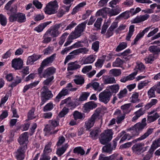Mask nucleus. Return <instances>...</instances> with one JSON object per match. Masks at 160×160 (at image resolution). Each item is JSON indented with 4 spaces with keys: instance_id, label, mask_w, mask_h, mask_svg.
I'll use <instances>...</instances> for the list:
<instances>
[{
    "instance_id": "obj_1",
    "label": "nucleus",
    "mask_w": 160,
    "mask_h": 160,
    "mask_svg": "<svg viewBox=\"0 0 160 160\" xmlns=\"http://www.w3.org/2000/svg\"><path fill=\"white\" fill-rule=\"evenodd\" d=\"M146 118H143L141 123H137L133 127L127 129V131H130L132 133V137L138 136L139 133V131H142L146 126Z\"/></svg>"
},
{
    "instance_id": "obj_2",
    "label": "nucleus",
    "mask_w": 160,
    "mask_h": 160,
    "mask_svg": "<svg viewBox=\"0 0 160 160\" xmlns=\"http://www.w3.org/2000/svg\"><path fill=\"white\" fill-rule=\"evenodd\" d=\"M101 110L100 108H97L95 111L94 113L92 116L88 121L85 123V128L86 130H88L92 127L97 119L100 118V114Z\"/></svg>"
},
{
    "instance_id": "obj_3",
    "label": "nucleus",
    "mask_w": 160,
    "mask_h": 160,
    "mask_svg": "<svg viewBox=\"0 0 160 160\" xmlns=\"http://www.w3.org/2000/svg\"><path fill=\"white\" fill-rule=\"evenodd\" d=\"M87 21H86L83 22L79 24L75 28L73 32H71L69 35L71 39H75L81 35V33L84 31Z\"/></svg>"
},
{
    "instance_id": "obj_4",
    "label": "nucleus",
    "mask_w": 160,
    "mask_h": 160,
    "mask_svg": "<svg viewBox=\"0 0 160 160\" xmlns=\"http://www.w3.org/2000/svg\"><path fill=\"white\" fill-rule=\"evenodd\" d=\"M87 21H86L83 22L79 24L75 28L73 32H71L69 35L71 39H75L81 35V33L84 31Z\"/></svg>"
},
{
    "instance_id": "obj_5",
    "label": "nucleus",
    "mask_w": 160,
    "mask_h": 160,
    "mask_svg": "<svg viewBox=\"0 0 160 160\" xmlns=\"http://www.w3.org/2000/svg\"><path fill=\"white\" fill-rule=\"evenodd\" d=\"M65 22H62L59 23H57L52 26L46 32L52 38H54L58 37L60 32L58 29L63 26H65Z\"/></svg>"
},
{
    "instance_id": "obj_6",
    "label": "nucleus",
    "mask_w": 160,
    "mask_h": 160,
    "mask_svg": "<svg viewBox=\"0 0 160 160\" xmlns=\"http://www.w3.org/2000/svg\"><path fill=\"white\" fill-rule=\"evenodd\" d=\"M58 7L57 1L55 0L48 2L44 9L45 13L49 15L54 14L57 12Z\"/></svg>"
},
{
    "instance_id": "obj_7",
    "label": "nucleus",
    "mask_w": 160,
    "mask_h": 160,
    "mask_svg": "<svg viewBox=\"0 0 160 160\" xmlns=\"http://www.w3.org/2000/svg\"><path fill=\"white\" fill-rule=\"evenodd\" d=\"M113 133L112 129H108L102 133L99 138L100 142L103 145H105L110 141L112 138Z\"/></svg>"
},
{
    "instance_id": "obj_8",
    "label": "nucleus",
    "mask_w": 160,
    "mask_h": 160,
    "mask_svg": "<svg viewBox=\"0 0 160 160\" xmlns=\"http://www.w3.org/2000/svg\"><path fill=\"white\" fill-rule=\"evenodd\" d=\"M112 95L110 91L108 90H104L99 94V99L100 102L107 104L110 101Z\"/></svg>"
},
{
    "instance_id": "obj_9",
    "label": "nucleus",
    "mask_w": 160,
    "mask_h": 160,
    "mask_svg": "<svg viewBox=\"0 0 160 160\" xmlns=\"http://www.w3.org/2000/svg\"><path fill=\"white\" fill-rule=\"evenodd\" d=\"M10 21L13 22L17 21L19 22H23L26 21V18L24 14L18 13L17 14L11 15L9 18Z\"/></svg>"
},
{
    "instance_id": "obj_10",
    "label": "nucleus",
    "mask_w": 160,
    "mask_h": 160,
    "mask_svg": "<svg viewBox=\"0 0 160 160\" xmlns=\"http://www.w3.org/2000/svg\"><path fill=\"white\" fill-rule=\"evenodd\" d=\"M28 135L27 132H25L19 137L18 139V141L21 147H24L25 146L27 148V144L28 142Z\"/></svg>"
},
{
    "instance_id": "obj_11",
    "label": "nucleus",
    "mask_w": 160,
    "mask_h": 160,
    "mask_svg": "<svg viewBox=\"0 0 160 160\" xmlns=\"http://www.w3.org/2000/svg\"><path fill=\"white\" fill-rule=\"evenodd\" d=\"M42 91L41 93V97L48 100L52 98L53 95L51 91L49 90L47 86H44L42 89Z\"/></svg>"
},
{
    "instance_id": "obj_12",
    "label": "nucleus",
    "mask_w": 160,
    "mask_h": 160,
    "mask_svg": "<svg viewBox=\"0 0 160 160\" xmlns=\"http://www.w3.org/2000/svg\"><path fill=\"white\" fill-rule=\"evenodd\" d=\"M27 148L20 146L15 152V157L17 160H23L25 158V153Z\"/></svg>"
},
{
    "instance_id": "obj_13",
    "label": "nucleus",
    "mask_w": 160,
    "mask_h": 160,
    "mask_svg": "<svg viewBox=\"0 0 160 160\" xmlns=\"http://www.w3.org/2000/svg\"><path fill=\"white\" fill-rule=\"evenodd\" d=\"M147 116V122L148 123L152 122L158 119L160 116L157 112H155L154 110L148 113Z\"/></svg>"
},
{
    "instance_id": "obj_14",
    "label": "nucleus",
    "mask_w": 160,
    "mask_h": 160,
    "mask_svg": "<svg viewBox=\"0 0 160 160\" xmlns=\"http://www.w3.org/2000/svg\"><path fill=\"white\" fill-rule=\"evenodd\" d=\"M23 65V62L20 58L14 59L12 62V67L16 70L21 69Z\"/></svg>"
},
{
    "instance_id": "obj_15",
    "label": "nucleus",
    "mask_w": 160,
    "mask_h": 160,
    "mask_svg": "<svg viewBox=\"0 0 160 160\" xmlns=\"http://www.w3.org/2000/svg\"><path fill=\"white\" fill-rule=\"evenodd\" d=\"M56 69L53 67H49L45 69L43 72L42 78H48L51 76L55 72Z\"/></svg>"
},
{
    "instance_id": "obj_16",
    "label": "nucleus",
    "mask_w": 160,
    "mask_h": 160,
    "mask_svg": "<svg viewBox=\"0 0 160 160\" xmlns=\"http://www.w3.org/2000/svg\"><path fill=\"white\" fill-rule=\"evenodd\" d=\"M144 146V143H136L132 147V148L133 152L136 154H139L142 152L143 147Z\"/></svg>"
},
{
    "instance_id": "obj_17",
    "label": "nucleus",
    "mask_w": 160,
    "mask_h": 160,
    "mask_svg": "<svg viewBox=\"0 0 160 160\" xmlns=\"http://www.w3.org/2000/svg\"><path fill=\"white\" fill-rule=\"evenodd\" d=\"M49 123L50 125L46 126L44 130L46 132H50L51 130L54 129V127H55L59 124V122L56 120H51L49 121Z\"/></svg>"
},
{
    "instance_id": "obj_18",
    "label": "nucleus",
    "mask_w": 160,
    "mask_h": 160,
    "mask_svg": "<svg viewBox=\"0 0 160 160\" xmlns=\"http://www.w3.org/2000/svg\"><path fill=\"white\" fill-rule=\"evenodd\" d=\"M56 54H53L51 56L44 59L41 63V64L44 67L48 66L50 63L52 62L55 59Z\"/></svg>"
},
{
    "instance_id": "obj_19",
    "label": "nucleus",
    "mask_w": 160,
    "mask_h": 160,
    "mask_svg": "<svg viewBox=\"0 0 160 160\" xmlns=\"http://www.w3.org/2000/svg\"><path fill=\"white\" fill-rule=\"evenodd\" d=\"M77 61L70 62L68 64V71H73L80 68L81 66L77 63Z\"/></svg>"
},
{
    "instance_id": "obj_20",
    "label": "nucleus",
    "mask_w": 160,
    "mask_h": 160,
    "mask_svg": "<svg viewBox=\"0 0 160 160\" xmlns=\"http://www.w3.org/2000/svg\"><path fill=\"white\" fill-rule=\"evenodd\" d=\"M41 57L40 55H37L35 54L28 57L27 61V64L32 65L34 62L39 59Z\"/></svg>"
},
{
    "instance_id": "obj_21",
    "label": "nucleus",
    "mask_w": 160,
    "mask_h": 160,
    "mask_svg": "<svg viewBox=\"0 0 160 160\" xmlns=\"http://www.w3.org/2000/svg\"><path fill=\"white\" fill-rule=\"evenodd\" d=\"M138 71H135L134 72L126 77H122L120 81L122 82L125 83L127 81L131 80L133 79L134 78V77L137 75L138 73Z\"/></svg>"
},
{
    "instance_id": "obj_22",
    "label": "nucleus",
    "mask_w": 160,
    "mask_h": 160,
    "mask_svg": "<svg viewBox=\"0 0 160 160\" xmlns=\"http://www.w3.org/2000/svg\"><path fill=\"white\" fill-rule=\"evenodd\" d=\"M149 15L146 14L144 15L138 16L133 20V23H137L147 20Z\"/></svg>"
},
{
    "instance_id": "obj_23",
    "label": "nucleus",
    "mask_w": 160,
    "mask_h": 160,
    "mask_svg": "<svg viewBox=\"0 0 160 160\" xmlns=\"http://www.w3.org/2000/svg\"><path fill=\"white\" fill-rule=\"evenodd\" d=\"M121 11V9L118 6H117L115 9H112L108 12V13L110 17L118 15Z\"/></svg>"
},
{
    "instance_id": "obj_24",
    "label": "nucleus",
    "mask_w": 160,
    "mask_h": 160,
    "mask_svg": "<svg viewBox=\"0 0 160 160\" xmlns=\"http://www.w3.org/2000/svg\"><path fill=\"white\" fill-rule=\"evenodd\" d=\"M51 22H52L50 21L41 23L35 28L34 30L38 32H41L47 25L50 24Z\"/></svg>"
},
{
    "instance_id": "obj_25",
    "label": "nucleus",
    "mask_w": 160,
    "mask_h": 160,
    "mask_svg": "<svg viewBox=\"0 0 160 160\" xmlns=\"http://www.w3.org/2000/svg\"><path fill=\"white\" fill-rule=\"evenodd\" d=\"M153 131V128H148L147 132L143 135L140 137L135 139L134 141L137 142L138 141H141L145 139L152 133Z\"/></svg>"
},
{
    "instance_id": "obj_26",
    "label": "nucleus",
    "mask_w": 160,
    "mask_h": 160,
    "mask_svg": "<svg viewBox=\"0 0 160 160\" xmlns=\"http://www.w3.org/2000/svg\"><path fill=\"white\" fill-rule=\"evenodd\" d=\"M68 91L69 89L68 88H63L56 98L55 99L56 102H58L59 101V99L62 97L67 95L68 93Z\"/></svg>"
},
{
    "instance_id": "obj_27",
    "label": "nucleus",
    "mask_w": 160,
    "mask_h": 160,
    "mask_svg": "<svg viewBox=\"0 0 160 160\" xmlns=\"http://www.w3.org/2000/svg\"><path fill=\"white\" fill-rule=\"evenodd\" d=\"M97 105L92 102H90L85 104L84 105V110L86 112H89L90 110L96 108Z\"/></svg>"
},
{
    "instance_id": "obj_28",
    "label": "nucleus",
    "mask_w": 160,
    "mask_h": 160,
    "mask_svg": "<svg viewBox=\"0 0 160 160\" xmlns=\"http://www.w3.org/2000/svg\"><path fill=\"white\" fill-rule=\"evenodd\" d=\"M101 132V131L99 128L94 129L90 132V137L93 139H96L98 138L99 134Z\"/></svg>"
},
{
    "instance_id": "obj_29",
    "label": "nucleus",
    "mask_w": 160,
    "mask_h": 160,
    "mask_svg": "<svg viewBox=\"0 0 160 160\" xmlns=\"http://www.w3.org/2000/svg\"><path fill=\"white\" fill-rule=\"evenodd\" d=\"M152 54H155L158 56L159 52H160V48L157 46H150L148 49Z\"/></svg>"
},
{
    "instance_id": "obj_30",
    "label": "nucleus",
    "mask_w": 160,
    "mask_h": 160,
    "mask_svg": "<svg viewBox=\"0 0 160 160\" xmlns=\"http://www.w3.org/2000/svg\"><path fill=\"white\" fill-rule=\"evenodd\" d=\"M89 51L88 49L85 48H80L73 51L71 53H74V55H77L80 53L86 54Z\"/></svg>"
},
{
    "instance_id": "obj_31",
    "label": "nucleus",
    "mask_w": 160,
    "mask_h": 160,
    "mask_svg": "<svg viewBox=\"0 0 160 160\" xmlns=\"http://www.w3.org/2000/svg\"><path fill=\"white\" fill-rule=\"evenodd\" d=\"M39 82V81H37L34 82L32 83L29 84L25 86L23 90V92L25 93L26 91L30 88H32L34 87H35L37 85Z\"/></svg>"
},
{
    "instance_id": "obj_32",
    "label": "nucleus",
    "mask_w": 160,
    "mask_h": 160,
    "mask_svg": "<svg viewBox=\"0 0 160 160\" xmlns=\"http://www.w3.org/2000/svg\"><path fill=\"white\" fill-rule=\"evenodd\" d=\"M158 102V100L156 99H152L150 102L148 103L145 106V110H148L152 106L155 105Z\"/></svg>"
},
{
    "instance_id": "obj_33",
    "label": "nucleus",
    "mask_w": 160,
    "mask_h": 160,
    "mask_svg": "<svg viewBox=\"0 0 160 160\" xmlns=\"http://www.w3.org/2000/svg\"><path fill=\"white\" fill-rule=\"evenodd\" d=\"M157 88V86H154L148 91V95L149 98L155 97V91L156 90Z\"/></svg>"
},
{
    "instance_id": "obj_34",
    "label": "nucleus",
    "mask_w": 160,
    "mask_h": 160,
    "mask_svg": "<svg viewBox=\"0 0 160 160\" xmlns=\"http://www.w3.org/2000/svg\"><path fill=\"white\" fill-rule=\"evenodd\" d=\"M68 147V145L66 144L65 145L63 146L61 148H58L57 151V154L59 156H60L63 154L65 152L66 150Z\"/></svg>"
},
{
    "instance_id": "obj_35",
    "label": "nucleus",
    "mask_w": 160,
    "mask_h": 160,
    "mask_svg": "<svg viewBox=\"0 0 160 160\" xmlns=\"http://www.w3.org/2000/svg\"><path fill=\"white\" fill-rule=\"evenodd\" d=\"M134 25H131L129 27V32L126 37L127 40L128 41L130 40V39L132 36L134 31Z\"/></svg>"
},
{
    "instance_id": "obj_36",
    "label": "nucleus",
    "mask_w": 160,
    "mask_h": 160,
    "mask_svg": "<svg viewBox=\"0 0 160 160\" xmlns=\"http://www.w3.org/2000/svg\"><path fill=\"white\" fill-rule=\"evenodd\" d=\"M158 56L155 54H152L149 55L148 58H145V60L148 63H152V62L156 59Z\"/></svg>"
},
{
    "instance_id": "obj_37",
    "label": "nucleus",
    "mask_w": 160,
    "mask_h": 160,
    "mask_svg": "<svg viewBox=\"0 0 160 160\" xmlns=\"http://www.w3.org/2000/svg\"><path fill=\"white\" fill-rule=\"evenodd\" d=\"M109 73L114 77H118L121 74V71L120 69H113L109 71Z\"/></svg>"
},
{
    "instance_id": "obj_38",
    "label": "nucleus",
    "mask_w": 160,
    "mask_h": 160,
    "mask_svg": "<svg viewBox=\"0 0 160 160\" xmlns=\"http://www.w3.org/2000/svg\"><path fill=\"white\" fill-rule=\"evenodd\" d=\"M156 141H154L151 147V148L148 151V153L152 155L153 154L154 151L158 147L160 146Z\"/></svg>"
},
{
    "instance_id": "obj_39",
    "label": "nucleus",
    "mask_w": 160,
    "mask_h": 160,
    "mask_svg": "<svg viewBox=\"0 0 160 160\" xmlns=\"http://www.w3.org/2000/svg\"><path fill=\"white\" fill-rule=\"evenodd\" d=\"M104 83L105 84H112L116 83V81L114 77H108L105 78L103 80Z\"/></svg>"
},
{
    "instance_id": "obj_40",
    "label": "nucleus",
    "mask_w": 160,
    "mask_h": 160,
    "mask_svg": "<svg viewBox=\"0 0 160 160\" xmlns=\"http://www.w3.org/2000/svg\"><path fill=\"white\" fill-rule=\"evenodd\" d=\"M73 153L81 155H83L85 152L82 148L81 147H78L75 148L73 150Z\"/></svg>"
},
{
    "instance_id": "obj_41",
    "label": "nucleus",
    "mask_w": 160,
    "mask_h": 160,
    "mask_svg": "<svg viewBox=\"0 0 160 160\" xmlns=\"http://www.w3.org/2000/svg\"><path fill=\"white\" fill-rule=\"evenodd\" d=\"M51 142H49L45 146L42 154L48 155V153L52 152V150L51 148Z\"/></svg>"
},
{
    "instance_id": "obj_42",
    "label": "nucleus",
    "mask_w": 160,
    "mask_h": 160,
    "mask_svg": "<svg viewBox=\"0 0 160 160\" xmlns=\"http://www.w3.org/2000/svg\"><path fill=\"white\" fill-rule=\"evenodd\" d=\"M131 105V104L129 103L125 104L121 106V108L123 111V112L124 113V114H125V115L126 114L129 113L130 112V110H129V108Z\"/></svg>"
},
{
    "instance_id": "obj_43",
    "label": "nucleus",
    "mask_w": 160,
    "mask_h": 160,
    "mask_svg": "<svg viewBox=\"0 0 160 160\" xmlns=\"http://www.w3.org/2000/svg\"><path fill=\"white\" fill-rule=\"evenodd\" d=\"M95 58L93 55H90L85 59L83 61L84 64L91 63L94 62Z\"/></svg>"
},
{
    "instance_id": "obj_44",
    "label": "nucleus",
    "mask_w": 160,
    "mask_h": 160,
    "mask_svg": "<svg viewBox=\"0 0 160 160\" xmlns=\"http://www.w3.org/2000/svg\"><path fill=\"white\" fill-rule=\"evenodd\" d=\"M109 88L111 90V94L112 93H116L119 89V86L118 84L113 85L110 86Z\"/></svg>"
},
{
    "instance_id": "obj_45",
    "label": "nucleus",
    "mask_w": 160,
    "mask_h": 160,
    "mask_svg": "<svg viewBox=\"0 0 160 160\" xmlns=\"http://www.w3.org/2000/svg\"><path fill=\"white\" fill-rule=\"evenodd\" d=\"M46 78L47 79L43 82V84L46 85V86H51L52 82V80L54 79L53 76H51L49 78Z\"/></svg>"
},
{
    "instance_id": "obj_46",
    "label": "nucleus",
    "mask_w": 160,
    "mask_h": 160,
    "mask_svg": "<svg viewBox=\"0 0 160 160\" xmlns=\"http://www.w3.org/2000/svg\"><path fill=\"white\" fill-rule=\"evenodd\" d=\"M92 87L95 91L100 92L102 89V88L100 87L99 84L96 82H92Z\"/></svg>"
},
{
    "instance_id": "obj_47",
    "label": "nucleus",
    "mask_w": 160,
    "mask_h": 160,
    "mask_svg": "<svg viewBox=\"0 0 160 160\" xmlns=\"http://www.w3.org/2000/svg\"><path fill=\"white\" fill-rule=\"evenodd\" d=\"M76 78L74 79L75 83L77 84L82 85L84 83V79L82 77L76 76Z\"/></svg>"
},
{
    "instance_id": "obj_48",
    "label": "nucleus",
    "mask_w": 160,
    "mask_h": 160,
    "mask_svg": "<svg viewBox=\"0 0 160 160\" xmlns=\"http://www.w3.org/2000/svg\"><path fill=\"white\" fill-rule=\"evenodd\" d=\"M43 40L42 42L43 43H48L50 42L52 40V37L46 32L43 36Z\"/></svg>"
},
{
    "instance_id": "obj_49",
    "label": "nucleus",
    "mask_w": 160,
    "mask_h": 160,
    "mask_svg": "<svg viewBox=\"0 0 160 160\" xmlns=\"http://www.w3.org/2000/svg\"><path fill=\"white\" fill-rule=\"evenodd\" d=\"M123 61L119 58H117L115 61L112 63L113 67H119L123 63Z\"/></svg>"
},
{
    "instance_id": "obj_50",
    "label": "nucleus",
    "mask_w": 160,
    "mask_h": 160,
    "mask_svg": "<svg viewBox=\"0 0 160 160\" xmlns=\"http://www.w3.org/2000/svg\"><path fill=\"white\" fill-rule=\"evenodd\" d=\"M102 150L103 152L111 153L113 149L111 147V144H109L103 147L102 148Z\"/></svg>"
},
{
    "instance_id": "obj_51",
    "label": "nucleus",
    "mask_w": 160,
    "mask_h": 160,
    "mask_svg": "<svg viewBox=\"0 0 160 160\" xmlns=\"http://www.w3.org/2000/svg\"><path fill=\"white\" fill-rule=\"evenodd\" d=\"M127 90L126 88H124L122 90H121L117 94L118 98L121 99L125 97L127 93Z\"/></svg>"
},
{
    "instance_id": "obj_52",
    "label": "nucleus",
    "mask_w": 160,
    "mask_h": 160,
    "mask_svg": "<svg viewBox=\"0 0 160 160\" xmlns=\"http://www.w3.org/2000/svg\"><path fill=\"white\" fill-rule=\"evenodd\" d=\"M90 95L88 92H84L80 97L78 100L79 101H84L86 100Z\"/></svg>"
},
{
    "instance_id": "obj_53",
    "label": "nucleus",
    "mask_w": 160,
    "mask_h": 160,
    "mask_svg": "<svg viewBox=\"0 0 160 160\" xmlns=\"http://www.w3.org/2000/svg\"><path fill=\"white\" fill-rule=\"evenodd\" d=\"M0 23L2 26H5L7 23V19L2 14H0Z\"/></svg>"
},
{
    "instance_id": "obj_54",
    "label": "nucleus",
    "mask_w": 160,
    "mask_h": 160,
    "mask_svg": "<svg viewBox=\"0 0 160 160\" xmlns=\"http://www.w3.org/2000/svg\"><path fill=\"white\" fill-rule=\"evenodd\" d=\"M127 47V43L125 42H122L119 44L116 49V51L118 52L124 48Z\"/></svg>"
},
{
    "instance_id": "obj_55",
    "label": "nucleus",
    "mask_w": 160,
    "mask_h": 160,
    "mask_svg": "<svg viewBox=\"0 0 160 160\" xmlns=\"http://www.w3.org/2000/svg\"><path fill=\"white\" fill-rule=\"evenodd\" d=\"M73 115L74 116V118L75 120H76L77 119H81L83 118V116L82 113L78 111H75Z\"/></svg>"
},
{
    "instance_id": "obj_56",
    "label": "nucleus",
    "mask_w": 160,
    "mask_h": 160,
    "mask_svg": "<svg viewBox=\"0 0 160 160\" xmlns=\"http://www.w3.org/2000/svg\"><path fill=\"white\" fill-rule=\"evenodd\" d=\"M99 42L96 41L92 43V48L95 52H97L99 48Z\"/></svg>"
},
{
    "instance_id": "obj_57",
    "label": "nucleus",
    "mask_w": 160,
    "mask_h": 160,
    "mask_svg": "<svg viewBox=\"0 0 160 160\" xmlns=\"http://www.w3.org/2000/svg\"><path fill=\"white\" fill-rule=\"evenodd\" d=\"M107 9L106 8H104L98 10L96 13V15L98 16H106Z\"/></svg>"
},
{
    "instance_id": "obj_58",
    "label": "nucleus",
    "mask_w": 160,
    "mask_h": 160,
    "mask_svg": "<svg viewBox=\"0 0 160 160\" xmlns=\"http://www.w3.org/2000/svg\"><path fill=\"white\" fill-rule=\"evenodd\" d=\"M136 69L140 72L144 71L145 69V66L142 62L137 63V65L136 67Z\"/></svg>"
},
{
    "instance_id": "obj_59",
    "label": "nucleus",
    "mask_w": 160,
    "mask_h": 160,
    "mask_svg": "<svg viewBox=\"0 0 160 160\" xmlns=\"http://www.w3.org/2000/svg\"><path fill=\"white\" fill-rule=\"evenodd\" d=\"M68 33L67 32H65L63 34L62 36L60 37V40L59 41L58 43L60 45H62L65 41L66 38V36L68 35Z\"/></svg>"
},
{
    "instance_id": "obj_60",
    "label": "nucleus",
    "mask_w": 160,
    "mask_h": 160,
    "mask_svg": "<svg viewBox=\"0 0 160 160\" xmlns=\"http://www.w3.org/2000/svg\"><path fill=\"white\" fill-rule=\"evenodd\" d=\"M69 109L66 107H64L62 111L59 113V116L61 118L64 117L68 112Z\"/></svg>"
},
{
    "instance_id": "obj_61",
    "label": "nucleus",
    "mask_w": 160,
    "mask_h": 160,
    "mask_svg": "<svg viewBox=\"0 0 160 160\" xmlns=\"http://www.w3.org/2000/svg\"><path fill=\"white\" fill-rule=\"evenodd\" d=\"M53 108V105L52 102H49L43 108V111L44 112L49 111Z\"/></svg>"
},
{
    "instance_id": "obj_62",
    "label": "nucleus",
    "mask_w": 160,
    "mask_h": 160,
    "mask_svg": "<svg viewBox=\"0 0 160 160\" xmlns=\"http://www.w3.org/2000/svg\"><path fill=\"white\" fill-rule=\"evenodd\" d=\"M138 92H135L132 94V99L131 102L133 103H136L137 102H138Z\"/></svg>"
},
{
    "instance_id": "obj_63",
    "label": "nucleus",
    "mask_w": 160,
    "mask_h": 160,
    "mask_svg": "<svg viewBox=\"0 0 160 160\" xmlns=\"http://www.w3.org/2000/svg\"><path fill=\"white\" fill-rule=\"evenodd\" d=\"M110 22H108V21L104 23L103 25L101 33L102 34L105 33L106 32V30L109 26Z\"/></svg>"
},
{
    "instance_id": "obj_64",
    "label": "nucleus",
    "mask_w": 160,
    "mask_h": 160,
    "mask_svg": "<svg viewBox=\"0 0 160 160\" xmlns=\"http://www.w3.org/2000/svg\"><path fill=\"white\" fill-rule=\"evenodd\" d=\"M148 83V82H146V81H143L141 82L138 84V88L140 90L143 88L144 87L147 85Z\"/></svg>"
}]
</instances>
